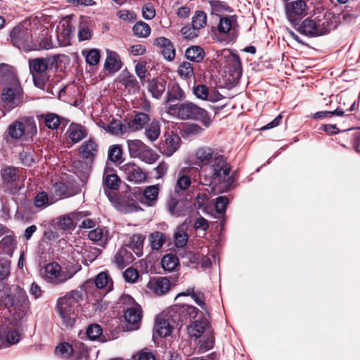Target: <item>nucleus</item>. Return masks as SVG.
Listing matches in <instances>:
<instances>
[{
  "label": "nucleus",
  "mask_w": 360,
  "mask_h": 360,
  "mask_svg": "<svg viewBox=\"0 0 360 360\" xmlns=\"http://www.w3.org/2000/svg\"><path fill=\"white\" fill-rule=\"evenodd\" d=\"M195 165L201 167L199 182L201 185L212 186L214 190L218 185L229 179L230 166L226 158L208 146L198 148L195 152Z\"/></svg>",
  "instance_id": "nucleus-1"
},
{
  "label": "nucleus",
  "mask_w": 360,
  "mask_h": 360,
  "mask_svg": "<svg viewBox=\"0 0 360 360\" xmlns=\"http://www.w3.org/2000/svg\"><path fill=\"white\" fill-rule=\"evenodd\" d=\"M82 300V293L79 290H72L58 299L56 311L65 327H72L75 324Z\"/></svg>",
  "instance_id": "nucleus-2"
},
{
  "label": "nucleus",
  "mask_w": 360,
  "mask_h": 360,
  "mask_svg": "<svg viewBox=\"0 0 360 360\" xmlns=\"http://www.w3.org/2000/svg\"><path fill=\"white\" fill-rule=\"evenodd\" d=\"M167 112L170 115L180 120H200L205 128H208L212 124V120L208 112L203 108L193 102L185 101L176 105H169Z\"/></svg>",
  "instance_id": "nucleus-3"
},
{
  "label": "nucleus",
  "mask_w": 360,
  "mask_h": 360,
  "mask_svg": "<svg viewBox=\"0 0 360 360\" xmlns=\"http://www.w3.org/2000/svg\"><path fill=\"white\" fill-rule=\"evenodd\" d=\"M2 301L4 306L10 312H13L18 319L22 318L30 309V304L26 292L19 287L13 294L6 295Z\"/></svg>",
  "instance_id": "nucleus-4"
},
{
  "label": "nucleus",
  "mask_w": 360,
  "mask_h": 360,
  "mask_svg": "<svg viewBox=\"0 0 360 360\" xmlns=\"http://www.w3.org/2000/svg\"><path fill=\"white\" fill-rule=\"evenodd\" d=\"M7 131L15 140H19L23 136L32 139L37 134V127L32 117H24L13 122L8 126Z\"/></svg>",
  "instance_id": "nucleus-5"
},
{
  "label": "nucleus",
  "mask_w": 360,
  "mask_h": 360,
  "mask_svg": "<svg viewBox=\"0 0 360 360\" xmlns=\"http://www.w3.org/2000/svg\"><path fill=\"white\" fill-rule=\"evenodd\" d=\"M75 272L68 267H62L55 262L48 263L43 272L44 279L53 285H60L73 277Z\"/></svg>",
  "instance_id": "nucleus-6"
},
{
  "label": "nucleus",
  "mask_w": 360,
  "mask_h": 360,
  "mask_svg": "<svg viewBox=\"0 0 360 360\" xmlns=\"http://www.w3.org/2000/svg\"><path fill=\"white\" fill-rule=\"evenodd\" d=\"M330 25L328 19L324 17L316 20L307 18L300 24L297 22L295 28L303 35L314 37L327 34L330 30Z\"/></svg>",
  "instance_id": "nucleus-7"
},
{
  "label": "nucleus",
  "mask_w": 360,
  "mask_h": 360,
  "mask_svg": "<svg viewBox=\"0 0 360 360\" xmlns=\"http://www.w3.org/2000/svg\"><path fill=\"white\" fill-rule=\"evenodd\" d=\"M53 61L48 58H37L29 60L30 72L35 86L44 89L49 80L46 70Z\"/></svg>",
  "instance_id": "nucleus-8"
},
{
  "label": "nucleus",
  "mask_w": 360,
  "mask_h": 360,
  "mask_svg": "<svg viewBox=\"0 0 360 360\" xmlns=\"http://www.w3.org/2000/svg\"><path fill=\"white\" fill-rule=\"evenodd\" d=\"M216 60L221 65L229 69L234 78H239L242 75V66L239 56L230 49H223L216 53Z\"/></svg>",
  "instance_id": "nucleus-9"
},
{
  "label": "nucleus",
  "mask_w": 360,
  "mask_h": 360,
  "mask_svg": "<svg viewBox=\"0 0 360 360\" xmlns=\"http://www.w3.org/2000/svg\"><path fill=\"white\" fill-rule=\"evenodd\" d=\"M31 30L25 24H19L15 26L10 33V38L13 45L19 49L25 51H32V39Z\"/></svg>",
  "instance_id": "nucleus-10"
},
{
  "label": "nucleus",
  "mask_w": 360,
  "mask_h": 360,
  "mask_svg": "<svg viewBox=\"0 0 360 360\" xmlns=\"http://www.w3.org/2000/svg\"><path fill=\"white\" fill-rule=\"evenodd\" d=\"M23 90L20 83L4 86L1 99L6 110H12L18 107L22 101Z\"/></svg>",
  "instance_id": "nucleus-11"
},
{
  "label": "nucleus",
  "mask_w": 360,
  "mask_h": 360,
  "mask_svg": "<svg viewBox=\"0 0 360 360\" xmlns=\"http://www.w3.org/2000/svg\"><path fill=\"white\" fill-rule=\"evenodd\" d=\"M285 13L288 20L296 27L297 22L308 14V6L304 0H295L285 4Z\"/></svg>",
  "instance_id": "nucleus-12"
},
{
  "label": "nucleus",
  "mask_w": 360,
  "mask_h": 360,
  "mask_svg": "<svg viewBox=\"0 0 360 360\" xmlns=\"http://www.w3.org/2000/svg\"><path fill=\"white\" fill-rule=\"evenodd\" d=\"M120 169L125 176L127 181L134 184H141L147 179V174L137 165L127 162L120 167Z\"/></svg>",
  "instance_id": "nucleus-13"
},
{
  "label": "nucleus",
  "mask_w": 360,
  "mask_h": 360,
  "mask_svg": "<svg viewBox=\"0 0 360 360\" xmlns=\"http://www.w3.org/2000/svg\"><path fill=\"white\" fill-rule=\"evenodd\" d=\"M237 25L236 15L221 17L215 34L218 40L221 41L226 40V37L234 31Z\"/></svg>",
  "instance_id": "nucleus-14"
},
{
  "label": "nucleus",
  "mask_w": 360,
  "mask_h": 360,
  "mask_svg": "<svg viewBox=\"0 0 360 360\" xmlns=\"http://www.w3.org/2000/svg\"><path fill=\"white\" fill-rule=\"evenodd\" d=\"M142 318L141 306L134 304L132 307L126 309L124 319L130 325L129 330L138 329Z\"/></svg>",
  "instance_id": "nucleus-15"
},
{
  "label": "nucleus",
  "mask_w": 360,
  "mask_h": 360,
  "mask_svg": "<svg viewBox=\"0 0 360 360\" xmlns=\"http://www.w3.org/2000/svg\"><path fill=\"white\" fill-rule=\"evenodd\" d=\"M20 83L13 67L8 64H0V84L4 86Z\"/></svg>",
  "instance_id": "nucleus-16"
},
{
  "label": "nucleus",
  "mask_w": 360,
  "mask_h": 360,
  "mask_svg": "<svg viewBox=\"0 0 360 360\" xmlns=\"http://www.w3.org/2000/svg\"><path fill=\"white\" fill-rule=\"evenodd\" d=\"M171 283L166 277L151 278L148 283L147 287L157 295H162L170 289Z\"/></svg>",
  "instance_id": "nucleus-17"
},
{
  "label": "nucleus",
  "mask_w": 360,
  "mask_h": 360,
  "mask_svg": "<svg viewBox=\"0 0 360 360\" xmlns=\"http://www.w3.org/2000/svg\"><path fill=\"white\" fill-rule=\"evenodd\" d=\"M154 44L160 48L164 58L172 61L175 58L176 51L171 41L164 37H160L155 39Z\"/></svg>",
  "instance_id": "nucleus-18"
},
{
  "label": "nucleus",
  "mask_w": 360,
  "mask_h": 360,
  "mask_svg": "<svg viewBox=\"0 0 360 360\" xmlns=\"http://www.w3.org/2000/svg\"><path fill=\"white\" fill-rule=\"evenodd\" d=\"M160 186L158 184L146 186L140 200L141 203L148 207L155 206L158 200Z\"/></svg>",
  "instance_id": "nucleus-19"
},
{
  "label": "nucleus",
  "mask_w": 360,
  "mask_h": 360,
  "mask_svg": "<svg viewBox=\"0 0 360 360\" xmlns=\"http://www.w3.org/2000/svg\"><path fill=\"white\" fill-rule=\"evenodd\" d=\"M98 144L94 139H89L82 143L79 148V152L82 158L85 160H92L97 155Z\"/></svg>",
  "instance_id": "nucleus-20"
},
{
  "label": "nucleus",
  "mask_w": 360,
  "mask_h": 360,
  "mask_svg": "<svg viewBox=\"0 0 360 360\" xmlns=\"http://www.w3.org/2000/svg\"><path fill=\"white\" fill-rule=\"evenodd\" d=\"M67 133L71 141L77 143L88 136V129L80 124L71 123Z\"/></svg>",
  "instance_id": "nucleus-21"
},
{
  "label": "nucleus",
  "mask_w": 360,
  "mask_h": 360,
  "mask_svg": "<svg viewBox=\"0 0 360 360\" xmlns=\"http://www.w3.org/2000/svg\"><path fill=\"white\" fill-rule=\"evenodd\" d=\"M150 122V117L145 112H136L133 119L127 122L129 131H137L146 127Z\"/></svg>",
  "instance_id": "nucleus-22"
},
{
  "label": "nucleus",
  "mask_w": 360,
  "mask_h": 360,
  "mask_svg": "<svg viewBox=\"0 0 360 360\" xmlns=\"http://www.w3.org/2000/svg\"><path fill=\"white\" fill-rule=\"evenodd\" d=\"M210 323L206 319L195 321L187 326V333L192 338H199L209 328Z\"/></svg>",
  "instance_id": "nucleus-23"
},
{
  "label": "nucleus",
  "mask_w": 360,
  "mask_h": 360,
  "mask_svg": "<svg viewBox=\"0 0 360 360\" xmlns=\"http://www.w3.org/2000/svg\"><path fill=\"white\" fill-rule=\"evenodd\" d=\"M120 178L112 168H105L103 176V184L104 188H108L110 190H117L120 187Z\"/></svg>",
  "instance_id": "nucleus-24"
},
{
  "label": "nucleus",
  "mask_w": 360,
  "mask_h": 360,
  "mask_svg": "<svg viewBox=\"0 0 360 360\" xmlns=\"http://www.w3.org/2000/svg\"><path fill=\"white\" fill-rule=\"evenodd\" d=\"M19 169L14 167L8 166L1 169L0 174L5 184H13L18 180Z\"/></svg>",
  "instance_id": "nucleus-25"
},
{
  "label": "nucleus",
  "mask_w": 360,
  "mask_h": 360,
  "mask_svg": "<svg viewBox=\"0 0 360 360\" xmlns=\"http://www.w3.org/2000/svg\"><path fill=\"white\" fill-rule=\"evenodd\" d=\"M185 56L190 61L200 63L204 59L205 53L199 46H191L186 50Z\"/></svg>",
  "instance_id": "nucleus-26"
},
{
  "label": "nucleus",
  "mask_w": 360,
  "mask_h": 360,
  "mask_svg": "<svg viewBox=\"0 0 360 360\" xmlns=\"http://www.w3.org/2000/svg\"><path fill=\"white\" fill-rule=\"evenodd\" d=\"M179 137L176 134L169 135L163 146V153L169 157L172 155L179 148Z\"/></svg>",
  "instance_id": "nucleus-27"
},
{
  "label": "nucleus",
  "mask_w": 360,
  "mask_h": 360,
  "mask_svg": "<svg viewBox=\"0 0 360 360\" xmlns=\"http://www.w3.org/2000/svg\"><path fill=\"white\" fill-rule=\"evenodd\" d=\"M145 136L150 142H154L158 139L160 135V124L159 121L153 120L145 128Z\"/></svg>",
  "instance_id": "nucleus-28"
},
{
  "label": "nucleus",
  "mask_w": 360,
  "mask_h": 360,
  "mask_svg": "<svg viewBox=\"0 0 360 360\" xmlns=\"http://www.w3.org/2000/svg\"><path fill=\"white\" fill-rule=\"evenodd\" d=\"M186 97L184 91L176 83H173L168 89L166 103L181 101Z\"/></svg>",
  "instance_id": "nucleus-29"
},
{
  "label": "nucleus",
  "mask_w": 360,
  "mask_h": 360,
  "mask_svg": "<svg viewBox=\"0 0 360 360\" xmlns=\"http://www.w3.org/2000/svg\"><path fill=\"white\" fill-rule=\"evenodd\" d=\"M154 330L160 337H167L170 335L172 332V327L168 320H165L161 317L158 316L154 326Z\"/></svg>",
  "instance_id": "nucleus-30"
},
{
  "label": "nucleus",
  "mask_w": 360,
  "mask_h": 360,
  "mask_svg": "<svg viewBox=\"0 0 360 360\" xmlns=\"http://www.w3.org/2000/svg\"><path fill=\"white\" fill-rule=\"evenodd\" d=\"M165 82L162 79H153L148 84V91L153 97L160 98L165 91Z\"/></svg>",
  "instance_id": "nucleus-31"
},
{
  "label": "nucleus",
  "mask_w": 360,
  "mask_h": 360,
  "mask_svg": "<svg viewBox=\"0 0 360 360\" xmlns=\"http://www.w3.org/2000/svg\"><path fill=\"white\" fill-rule=\"evenodd\" d=\"M127 127V122L122 124L120 120H113L107 125L106 131L112 135L119 136L129 132Z\"/></svg>",
  "instance_id": "nucleus-32"
},
{
  "label": "nucleus",
  "mask_w": 360,
  "mask_h": 360,
  "mask_svg": "<svg viewBox=\"0 0 360 360\" xmlns=\"http://www.w3.org/2000/svg\"><path fill=\"white\" fill-rule=\"evenodd\" d=\"M127 143L129 155L134 158H137L147 146L139 139L127 140Z\"/></svg>",
  "instance_id": "nucleus-33"
},
{
  "label": "nucleus",
  "mask_w": 360,
  "mask_h": 360,
  "mask_svg": "<svg viewBox=\"0 0 360 360\" xmlns=\"http://www.w3.org/2000/svg\"><path fill=\"white\" fill-rule=\"evenodd\" d=\"M167 207L169 213L174 216L179 217L186 215V210L184 207L183 202H180L172 198L168 201Z\"/></svg>",
  "instance_id": "nucleus-34"
},
{
  "label": "nucleus",
  "mask_w": 360,
  "mask_h": 360,
  "mask_svg": "<svg viewBox=\"0 0 360 360\" xmlns=\"http://www.w3.org/2000/svg\"><path fill=\"white\" fill-rule=\"evenodd\" d=\"M121 66L122 63L119 56L115 52L109 53L105 62V69L115 72L118 71L121 68Z\"/></svg>",
  "instance_id": "nucleus-35"
},
{
  "label": "nucleus",
  "mask_w": 360,
  "mask_h": 360,
  "mask_svg": "<svg viewBox=\"0 0 360 360\" xmlns=\"http://www.w3.org/2000/svg\"><path fill=\"white\" fill-rule=\"evenodd\" d=\"M39 118L43 119L46 127L51 129H57L61 122V118L57 114L52 112L41 114Z\"/></svg>",
  "instance_id": "nucleus-36"
},
{
  "label": "nucleus",
  "mask_w": 360,
  "mask_h": 360,
  "mask_svg": "<svg viewBox=\"0 0 360 360\" xmlns=\"http://www.w3.org/2000/svg\"><path fill=\"white\" fill-rule=\"evenodd\" d=\"M131 253L122 248L115 255L114 262L118 268L123 269L131 262Z\"/></svg>",
  "instance_id": "nucleus-37"
},
{
  "label": "nucleus",
  "mask_w": 360,
  "mask_h": 360,
  "mask_svg": "<svg viewBox=\"0 0 360 360\" xmlns=\"http://www.w3.org/2000/svg\"><path fill=\"white\" fill-rule=\"evenodd\" d=\"M166 240L165 234L160 231H155L149 235L150 244L153 250H160L165 244Z\"/></svg>",
  "instance_id": "nucleus-38"
},
{
  "label": "nucleus",
  "mask_w": 360,
  "mask_h": 360,
  "mask_svg": "<svg viewBox=\"0 0 360 360\" xmlns=\"http://www.w3.org/2000/svg\"><path fill=\"white\" fill-rule=\"evenodd\" d=\"M94 283L97 288H105L106 292H108L112 289V283L108 275L105 272L98 274L95 278Z\"/></svg>",
  "instance_id": "nucleus-39"
},
{
  "label": "nucleus",
  "mask_w": 360,
  "mask_h": 360,
  "mask_svg": "<svg viewBox=\"0 0 360 360\" xmlns=\"http://www.w3.org/2000/svg\"><path fill=\"white\" fill-rule=\"evenodd\" d=\"M144 236L141 234H134L130 238L129 246L137 256L142 255Z\"/></svg>",
  "instance_id": "nucleus-40"
},
{
  "label": "nucleus",
  "mask_w": 360,
  "mask_h": 360,
  "mask_svg": "<svg viewBox=\"0 0 360 360\" xmlns=\"http://www.w3.org/2000/svg\"><path fill=\"white\" fill-rule=\"evenodd\" d=\"M191 295L192 299L195 302V303L199 305L202 309L205 308V304L204 302V294L202 292L194 291L193 288H189L186 290V292L179 293L176 297L177 299L180 296H188Z\"/></svg>",
  "instance_id": "nucleus-41"
},
{
  "label": "nucleus",
  "mask_w": 360,
  "mask_h": 360,
  "mask_svg": "<svg viewBox=\"0 0 360 360\" xmlns=\"http://www.w3.org/2000/svg\"><path fill=\"white\" fill-rule=\"evenodd\" d=\"M132 31L135 36L146 38L150 35L151 29L148 23L139 21L133 26Z\"/></svg>",
  "instance_id": "nucleus-42"
},
{
  "label": "nucleus",
  "mask_w": 360,
  "mask_h": 360,
  "mask_svg": "<svg viewBox=\"0 0 360 360\" xmlns=\"http://www.w3.org/2000/svg\"><path fill=\"white\" fill-rule=\"evenodd\" d=\"M193 92L194 95L199 99L203 101H215L217 98H214L210 94L209 88L203 84H198L193 87Z\"/></svg>",
  "instance_id": "nucleus-43"
},
{
  "label": "nucleus",
  "mask_w": 360,
  "mask_h": 360,
  "mask_svg": "<svg viewBox=\"0 0 360 360\" xmlns=\"http://www.w3.org/2000/svg\"><path fill=\"white\" fill-rule=\"evenodd\" d=\"M56 225L59 229L63 231L73 230L76 226V221H72L70 214L59 217L57 219Z\"/></svg>",
  "instance_id": "nucleus-44"
},
{
  "label": "nucleus",
  "mask_w": 360,
  "mask_h": 360,
  "mask_svg": "<svg viewBox=\"0 0 360 360\" xmlns=\"http://www.w3.org/2000/svg\"><path fill=\"white\" fill-rule=\"evenodd\" d=\"M19 158L22 165L30 166L35 161V151L32 148L27 147L20 153Z\"/></svg>",
  "instance_id": "nucleus-45"
},
{
  "label": "nucleus",
  "mask_w": 360,
  "mask_h": 360,
  "mask_svg": "<svg viewBox=\"0 0 360 360\" xmlns=\"http://www.w3.org/2000/svg\"><path fill=\"white\" fill-rule=\"evenodd\" d=\"M159 158V155L146 146L137 158L147 164L154 163Z\"/></svg>",
  "instance_id": "nucleus-46"
},
{
  "label": "nucleus",
  "mask_w": 360,
  "mask_h": 360,
  "mask_svg": "<svg viewBox=\"0 0 360 360\" xmlns=\"http://www.w3.org/2000/svg\"><path fill=\"white\" fill-rule=\"evenodd\" d=\"M211 12L212 14L220 15L225 12H231L230 7L224 1L219 0H211L210 1Z\"/></svg>",
  "instance_id": "nucleus-47"
},
{
  "label": "nucleus",
  "mask_w": 360,
  "mask_h": 360,
  "mask_svg": "<svg viewBox=\"0 0 360 360\" xmlns=\"http://www.w3.org/2000/svg\"><path fill=\"white\" fill-rule=\"evenodd\" d=\"M161 263L165 270L172 271L176 268L179 259L175 255L169 254L163 257Z\"/></svg>",
  "instance_id": "nucleus-48"
},
{
  "label": "nucleus",
  "mask_w": 360,
  "mask_h": 360,
  "mask_svg": "<svg viewBox=\"0 0 360 360\" xmlns=\"http://www.w3.org/2000/svg\"><path fill=\"white\" fill-rule=\"evenodd\" d=\"M120 82L127 88H132L134 89L139 88L138 81L129 72L126 71L122 72Z\"/></svg>",
  "instance_id": "nucleus-49"
},
{
  "label": "nucleus",
  "mask_w": 360,
  "mask_h": 360,
  "mask_svg": "<svg viewBox=\"0 0 360 360\" xmlns=\"http://www.w3.org/2000/svg\"><path fill=\"white\" fill-rule=\"evenodd\" d=\"M191 184V178L190 176L179 173V176L175 186V191L179 193L181 191H185L188 188Z\"/></svg>",
  "instance_id": "nucleus-50"
},
{
  "label": "nucleus",
  "mask_w": 360,
  "mask_h": 360,
  "mask_svg": "<svg viewBox=\"0 0 360 360\" xmlns=\"http://www.w3.org/2000/svg\"><path fill=\"white\" fill-rule=\"evenodd\" d=\"M205 129L196 123H190L184 128V133L188 138L197 136L202 134Z\"/></svg>",
  "instance_id": "nucleus-51"
},
{
  "label": "nucleus",
  "mask_w": 360,
  "mask_h": 360,
  "mask_svg": "<svg viewBox=\"0 0 360 360\" xmlns=\"http://www.w3.org/2000/svg\"><path fill=\"white\" fill-rule=\"evenodd\" d=\"M178 73L184 79H190L194 75L193 67L189 62H183L179 66Z\"/></svg>",
  "instance_id": "nucleus-52"
},
{
  "label": "nucleus",
  "mask_w": 360,
  "mask_h": 360,
  "mask_svg": "<svg viewBox=\"0 0 360 360\" xmlns=\"http://www.w3.org/2000/svg\"><path fill=\"white\" fill-rule=\"evenodd\" d=\"M207 22V15L205 12L198 11L192 18V25L198 30L205 27Z\"/></svg>",
  "instance_id": "nucleus-53"
},
{
  "label": "nucleus",
  "mask_w": 360,
  "mask_h": 360,
  "mask_svg": "<svg viewBox=\"0 0 360 360\" xmlns=\"http://www.w3.org/2000/svg\"><path fill=\"white\" fill-rule=\"evenodd\" d=\"M82 54L85 57L86 62L90 65H95L100 60V53L97 49L83 51Z\"/></svg>",
  "instance_id": "nucleus-54"
},
{
  "label": "nucleus",
  "mask_w": 360,
  "mask_h": 360,
  "mask_svg": "<svg viewBox=\"0 0 360 360\" xmlns=\"http://www.w3.org/2000/svg\"><path fill=\"white\" fill-rule=\"evenodd\" d=\"M174 244L178 248L184 247L188 242V234L182 229L178 228L174 236Z\"/></svg>",
  "instance_id": "nucleus-55"
},
{
  "label": "nucleus",
  "mask_w": 360,
  "mask_h": 360,
  "mask_svg": "<svg viewBox=\"0 0 360 360\" xmlns=\"http://www.w3.org/2000/svg\"><path fill=\"white\" fill-rule=\"evenodd\" d=\"M34 204L36 207L44 208L48 205H51V202L49 201L48 194L44 192H39L34 199Z\"/></svg>",
  "instance_id": "nucleus-56"
},
{
  "label": "nucleus",
  "mask_w": 360,
  "mask_h": 360,
  "mask_svg": "<svg viewBox=\"0 0 360 360\" xmlns=\"http://www.w3.org/2000/svg\"><path fill=\"white\" fill-rule=\"evenodd\" d=\"M332 115H337V116L345 115L346 117L350 116L349 114H345V110L344 108H337L336 110H335L333 111L317 112L314 115V117L315 119H322L325 117L332 116Z\"/></svg>",
  "instance_id": "nucleus-57"
},
{
  "label": "nucleus",
  "mask_w": 360,
  "mask_h": 360,
  "mask_svg": "<svg viewBox=\"0 0 360 360\" xmlns=\"http://www.w3.org/2000/svg\"><path fill=\"white\" fill-rule=\"evenodd\" d=\"M74 352L72 347L68 343H63L56 348V354L62 358L69 357Z\"/></svg>",
  "instance_id": "nucleus-58"
},
{
  "label": "nucleus",
  "mask_w": 360,
  "mask_h": 360,
  "mask_svg": "<svg viewBox=\"0 0 360 360\" xmlns=\"http://www.w3.org/2000/svg\"><path fill=\"white\" fill-rule=\"evenodd\" d=\"M122 152L120 146H111L108 149V159L112 162H117L122 158Z\"/></svg>",
  "instance_id": "nucleus-59"
},
{
  "label": "nucleus",
  "mask_w": 360,
  "mask_h": 360,
  "mask_svg": "<svg viewBox=\"0 0 360 360\" xmlns=\"http://www.w3.org/2000/svg\"><path fill=\"white\" fill-rule=\"evenodd\" d=\"M32 51L33 50H40V49H49L53 47L52 43L49 38H41L37 41H34L31 46Z\"/></svg>",
  "instance_id": "nucleus-60"
},
{
  "label": "nucleus",
  "mask_w": 360,
  "mask_h": 360,
  "mask_svg": "<svg viewBox=\"0 0 360 360\" xmlns=\"http://www.w3.org/2000/svg\"><path fill=\"white\" fill-rule=\"evenodd\" d=\"M102 328L98 324H91L86 330V335L91 340H94L101 337Z\"/></svg>",
  "instance_id": "nucleus-61"
},
{
  "label": "nucleus",
  "mask_w": 360,
  "mask_h": 360,
  "mask_svg": "<svg viewBox=\"0 0 360 360\" xmlns=\"http://www.w3.org/2000/svg\"><path fill=\"white\" fill-rule=\"evenodd\" d=\"M91 31L85 22H80L78 29V39L79 41L90 39Z\"/></svg>",
  "instance_id": "nucleus-62"
},
{
  "label": "nucleus",
  "mask_w": 360,
  "mask_h": 360,
  "mask_svg": "<svg viewBox=\"0 0 360 360\" xmlns=\"http://www.w3.org/2000/svg\"><path fill=\"white\" fill-rule=\"evenodd\" d=\"M139 274L138 271L132 267H129L127 269L123 272V277L125 280V281L128 283H134L137 281L139 278Z\"/></svg>",
  "instance_id": "nucleus-63"
},
{
  "label": "nucleus",
  "mask_w": 360,
  "mask_h": 360,
  "mask_svg": "<svg viewBox=\"0 0 360 360\" xmlns=\"http://www.w3.org/2000/svg\"><path fill=\"white\" fill-rule=\"evenodd\" d=\"M143 17L146 20H152L155 16V10L151 3L145 4L142 8Z\"/></svg>",
  "instance_id": "nucleus-64"
}]
</instances>
